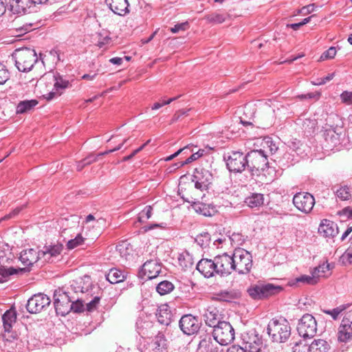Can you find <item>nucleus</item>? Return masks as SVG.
Wrapping results in <instances>:
<instances>
[{
	"instance_id": "14",
	"label": "nucleus",
	"mask_w": 352,
	"mask_h": 352,
	"mask_svg": "<svg viewBox=\"0 0 352 352\" xmlns=\"http://www.w3.org/2000/svg\"><path fill=\"white\" fill-rule=\"evenodd\" d=\"M212 173L204 168H195L192 175V181L195 182V187L201 191L208 189L212 183Z\"/></svg>"
},
{
	"instance_id": "37",
	"label": "nucleus",
	"mask_w": 352,
	"mask_h": 352,
	"mask_svg": "<svg viewBox=\"0 0 352 352\" xmlns=\"http://www.w3.org/2000/svg\"><path fill=\"white\" fill-rule=\"evenodd\" d=\"M239 297V294L234 291H221L217 294V298L219 300L230 302L232 300L237 299Z\"/></svg>"
},
{
	"instance_id": "4",
	"label": "nucleus",
	"mask_w": 352,
	"mask_h": 352,
	"mask_svg": "<svg viewBox=\"0 0 352 352\" xmlns=\"http://www.w3.org/2000/svg\"><path fill=\"white\" fill-rule=\"evenodd\" d=\"M232 256L234 271L239 274H248L252 267V254L244 249L238 248L234 250Z\"/></svg>"
},
{
	"instance_id": "7",
	"label": "nucleus",
	"mask_w": 352,
	"mask_h": 352,
	"mask_svg": "<svg viewBox=\"0 0 352 352\" xmlns=\"http://www.w3.org/2000/svg\"><path fill=\"white\" fill-rule=\"evenodd\" d=\"M73 296H69V292H63L61 289L55 290L54 293V306L57 315L66 316L72 311L70 307Z\"/></svg>"
},
{
	"instance_id": "46",
	"label": "nucleus",
	"mask_w": 352,
	"mask_h": 352,
	"mask_svg": "<svg viewBox=\"0 0 352 352\" xmlns=\"http://www.w3.org/2000/svg\"><path fill=\"white\" fill-rule=\"evenodd\" d=\"M263 340H258L251 344L243 345V347L245 349L246 352H262Z\"/></svg>"
},
{
	"instance_id": "33",
	"label": "nucleus",
	"mask_w": 352,
	"mask_h": 352,
	"mask_svg": "<svg viewBox=\"0 0 352 352\" xmlns=\"http://www.w3.org/2000/svg\"><path fill=\"white\" fill-rule=\"evenodd\" d=\"M76 284L78 285L77 287L73 285H71L72 289L74 290V292H87L91 287V278L89 276H85L83 279L80 278V282L76 281Z\"/></svg>"
},
{
	"instance_id": "42",
	"label": "nucleus",
	"mask_w": 352,
	"mask_h": 352,
	"mask_svg": "<svg viewBox=\"0 0 352 352\" xmlns=\"http://www.w3.org/2000/svg\"><path fill=\"white\" fill-rule=\"evenodd\" d=\"M226 16L219 12H213L206 16V19L213 23H222L226 21Z\"/></svg>"
},
{
	"instance_id": "28",
	"label": "nucleus",
	"mask_w": 352,
	"mask_h": 352,
	"mask_svg": "<svg viewBox=\"0 0 352 352\" xmlns=\"http://www.w3.org/2000/svg\"><path fill=\"white\" fill-rule=\"evenodd\" d=\"M126 278V273L118 268H112L106 274V279L111 284L124 281Z\"/></svg>"
},
{
	"instance_id": "56",
	"label": "nucleus",
	"mask_w": 352,
	"mask_h": 352,
	"mask_svg": "<svg viewBox=\"0 0 352 352\" xmlns=\"http://www.w3.org/2000/svg\"><path fill=\"white\" fill-rule=\"evenodd\" d=\"M24 208V206L21 207H17L15 209H14L9 214L5 215L3 217H2L0 221H6L10 219L14 218L16 216H17L19 212L22 210V209Z\"/></svg>"
},
{
	"instance_id": "29",
	"label": "nucleus",
	"mask_w": 352,
	"mask_h": 352,
	"mask_svg": "<svg viewBox=\"0 0 352 352\" xmlns=\"http://www.w3.org/2000/svg\"><path fill=\"white\" fill-rule=\"evenodd\" d=\"M201 338L197 349V352H212L218 345L212 341L209 336L205 335Z\"/></svg>"
},
{
	"instance_id": "38",
	"label": "nucleus",
	"mask_w": 352,
	"mask_h": 352,
	"mask_svg": "<svg viewBox=\"0 0 352 352\" xmlns=\"http://www.w3.org/2000/svg\"><path fill=\"white\" fill-rule=\"evenodd\" d=\"M317 125L316 120L306 118L302 120L301 126L305 133L311 135L314 133Z\"/></svg>"
},
{
	"instance_id": "5",
	"label": "nucleus",
	"mask_w": 352,
	"mask_h": 352,
	"mask_svg": "<svg viewBox=\"0 0 352 352\" xmlns=\"http://www.w3.org/2000/svg\"><path fill=\"white\" fill-rule=\"evenodd\" d=\"M283 290L280 286L271 283L251 285L247 290L250 296L254 300H261L278 294Z\"/></svg>"
},
{
	"instance_id": "57",
	"label": "nucleus",
	"mask_w": 352,
	"mask_h": 352,
	"mask_svg": "<svg viewBox=\"0 0 352 352\" xmlns=\"http://www.w3.org/2000/svg\"><path fill=\"white\" fill-rule=\"evenodd\" d=\"M340 98L344 103L352 104V92L344 91L340 95Z\"/></svg>"
},
{
	"instance_id": "21",
	"label": "nucleus",
	"mask_w": 352,
	"mask_h": 352,
	"mask_svg": "<svg viewBox=\"0 0 352 352\" xmlns=\"http://www.w3.org/2000/svg\"><path fill=\"white\" fill-rule=\"evenodd\" d=\"M63 249V245L60 243L45 246L43 250H41V259L43 262L52 263L60 254Z\"/></svg>"
},
{
	"instance_id": "27",
	"label": "nucleus",
	"mask_w": 352,
	"mask_h": 352,
	"mask_svg": "<svg viewBox=\"0 0 352 352\" xmlns=\"http://www.w3.org/2000/svg\"><path fill=\"white\" fill-rule=\"evenodd\" d=\"M155 315L161 324L168 326L170 324L173 315L168 305L163 304L159 306Z\"/></svg>"
},
{
	"instance_id": "43",
	"label": "nucleus",
	"mask_w": 352,
	"mask_h": 352,
	"mask_svg": "<svg viewBox=\"0 0 352 352\" xmlns=\"http://www.w3.org/2000/svg\"><path fill=\"white\" fill-rule=\"evenodd\" d=\"M349 307V305H341L331 310H323V312L326 314L330 315L333 320H337L339 315Z\"/></svg>"
},
{
	"instance_id": "10",
	"label": "nucleus",
	"mask_w": 352,
	"mask_h": 352,
	"mask_svg": "<svg viewBox=\"0 0 352 352\" xmlns=\"http://www.w3.org/2000/svg\"><path fill=\"white\" fill-rule=\"evenodd\" d=\"M322 136L324 139V146L332 150L340 144L342 129L326 124L323 126Z\"/></svg>"
},
{
	"instance_id": "6",
	"label": "nucleus",
	"mask_w": 352,
	"mask_h": 352,
	"mask_svg": "<svg viewBox=\"0 0 352 352\" xmlns=\"http://www.w3.org/2000/svg\"><path fill=\"white\" fill-rule=\"evenodd\" d=\"M213 338L221 345H228L234 339V329L230 322L223 321L213 328Z\"/></svg>"
},
{
	"instance_id": "30",
	"label": "nucleus",
	"mask_w": 352,
	"mask_h": 352,
	"mask_svg": "<svg viewBox=\"0 0 352 352\" xmlns=\"http://www.w3.org/2000/svg\"><path fill=\"white\" fill-rule=\"evenodd\" d=\"M330 345L322 339L314 340L309 346L307 352H329Z\"/></svg>"
},
{
	"instance_id": "47",
	"label": "nucleus",
	"mask_w": 352,
	"mask_h": 352,
	"mask_svg": "<svg viewBox=\"0 0 352 352\" xmlns=\"http://www.w3.org/2000/svg\"><path fill=\"white\" fill-rule=\"evenodd\" d=\"M196 242L202 248L209 245L210 241V236L208 232H204L199 234L195 239Z\"/></svg>"
},
{
	"instance_id": "39",
	"label": "nucleus",
	"mask_w": 352,
	"mask_h": 352,
	"mask_svg": "<svg viewBox=\"0 0 352 352\" xmlns=\"http://www.w3.org/2000/svg\"><path fill=\"white\" fill-rule=\"evenodd\" d=\"M174 285L168 280H163L159 283L156 287V291L161 296L166 295L174 289Z\"/></svg>"
},
{
	"instance_id": "2",
	"label": "nucleus",
	"mask_w": 352,
	"mask_h": 352,
	"mask_svg": "<svg viewBox=\"0 0 352 352\" xmlns=\"http://www.w3.org/2000/svg\"><path fill=\"white\" fill-rule=\"evenodd\" d=\"M12 60L19 71L28 72L37 62L38 57L34 49L29 47L19 48L12 54Z\"/></svg>"
},
{
	"instance_id": "20",
	"label": "nucleus",
	"mask_w": 352,
	"mask_h": 352,
	"mask_svg": "<svg viewBox=\"0 0 352 352\" xmlns=\"http://www.w3.org/2000/svg\"><path fill=\"white\" fill-rule=\"evenodd\" d=\"M10 10L13 14H21L34 12L30 0H10Z\"/></svg>"
},
{
	"instance_id": "54",
	"label": "nucleus",
	"mask_w": 352,
	"mask_h": 352,
	"mask_svg": "<svg viewBox=\"0 0 352 352\" xmlns=\"http://www.w3.org/2000/svg\"><path fill=\"white\" fill-rule=\"evenodd\" d=\"M336 54V47H331L327 50H326L323 54L321 55L320 58L322 60L328 59V58H333L335 57Z\"/></svg>"
},
{
	"instance_id": "49",
	"label": "nucleus",
	"mask_w": 352,
	"mask_h": 352,
	"mask_svg": "<svg viewBox=\"0 0 352 352\" xmlns=\"http://www.w3.org/2000/svg\"><path fill=\"white\" fill-rule=\"evenodd\" d=\"M336 195L341 200H348L351 198V194L349 187L344 186L340 187L336 190Z\"/></svg>"
},
{
	"instance_id": "25",
	"label": "nucleus",
	"mask_w": 352,
	"mask_h": 352,
	"mask_svg": "<svg viewBox=\"0 0 352 352\" xmlns=\"http://www.w3.org/2000/svg\"><path fill=\"white\" fill-rule=\"evenodd\" d=\"M318 233L324 237L333 238L338 234V228L333 221L323 219L319 226Z\"/></svg>"
},
{
	"instance_id": "50",
	"label": "nucleus",
	"mask_w": 352,
	"mask_h": 352,
	"mask_svg": "<svg viewBox=\"0 0 352 352\" xmlns=\"http://www.w3.org/2000/svg\"><path fill=\"white\" fill-rule=\"evenodd\" d=\"M153 208L151 206H146L140 213L138 216L139 221L144 222L151 218Z\"/></svg>"
},
{
	"instance_id": "17",
	"label": "nucleus",
	"mask_w": 352,
	"mask_h": 352,
	"mask_svg": "<svg viewBox=\"0 0 352 352\" xmlns=\"http://www.w3.org/2000/svg\"><path fill=\"white\" fill-rule=\"evenodd\" d=\"M206 325L214 328L223 322V315L221 311L214 306H209L203 315Z\"/></svg>"
},
{
	"instance_id": "11",
	"label": "nucleus",
	"mask_w": 352,
	"mask_h": 352,
	"mask_svg": "<svg viewBox=\"0 0 352 352\" xmlns=\"http://www.w3.org/2000/svg\"><path fill=\"white\" fill-rule=\"evenodd\" d=\"M293 204L298 210L308 214L313 209L315 199L309 192H298L293 197Z\"/></svg>"
},
{
	"instance_id": "19",
	"label": "nucleus",
	"mask_w": 352,
	"mask_h": 352,
	"mask_svg": "<svg viewBox=\"0 0 352 352\" xmlns=\"http://www.w3.org/2000/svg\"><path fill=\"white\" fill-rule=\"evenodd\" d=\"M197 270L206 278H210L217 274L215 257L213 260L208 258L201 259L196 267Z\"/></svg>"
},
{
	"instance_id": "9",
	"label": "nucleus",
	"mask_w": 352,
	"mask_h": 352,
	"mask_svg": "<svg viewBox=\"0 0 352 352\" xmlns=\"http://www.w3.org/2000/svg\"><path fill=\"white\" fill-rule=\"evenodd\" d=\"M246 159V155L239 151H231L224 156L228 169L233 173H242L247 170Z\"/></svg>"
},
{
	"instance_id": "52",
	"label": "nucleus",
	"mask_w": 352,
	"mask_h": 352,
	"mask_svg": "<svg viewBox=\"0 0 352 352\" xmlns=\"http://www.w3.org/2000/svg\"><path fill=\"white\" fill-rule=\"evenodd\" d=\"M10 78V73L6 66L0 63V85L5 84Z\"/></svg>"
},
{
	"instance_id": "40",
	"label": "nucleus",
	"mask_w": 352,
	"mask_h": 352,
	"mask_svg": "<svg viewBox=\"0 0 352 352\" xmlns=\"http://www.w3.org/2000/svg\"><path fill=\"white\" fill-rule=\"evenodd\" d=\"M317 282H318V280L316 279V276H313V272H312L311 276L302 275V276H300V277L295 278L294 280L291 281L289 283V285L291 286H293L296 283H307V284H309V285H315L316 283H317Z\"/></svg>"
},
{
	"instance_id": "16",
	"label": "nucleus",
	"mask_w": 352,
	"mask_h": 352,
	"mask_svg": "<svg viewBox=\"0 0 352 352\" xmlns=\"http://www.w3.org/2000/svg\"><path fill=\"white\" fill-rule=\"evenodd\" d=\"M3 325L6 333H8L7 335L5 333L3 337L6 338L7 341H11L9 338L12 339H15L16 338V334L11 332L12 329V325L16 322V311L14 307H11L10 309L7 310L2 316Z\"/></svg>"
},
{
	"instance_id": "13",
	"label": "nucleus",
	"mask_w": 352,
	"mask_h": 352,
	"mask_svg": "<svg viewBox=\"0 0 352 352\" xmlns=\"http://www.w3.org/2000/svg\"><path fill=\"white\" fill-rule=\"evenodd\" d=\"M201 323L197 317L191 314L184 315L179 321L181 331L187 336H191L198 332Z\"/></svg>"
},
{
	"instance_id": "61",
	"label": "nucleus",
	"mask_w": 352,
	"mask_h": 352,
	"mask_svg": "<svg viewBox=\"0 0 352 352\" xmlns=\"http://www.w3.org/2000/svg\"><path fill=\"white\" fill-rule=\"evenodd\" d=\"M195 209L196 212H197L200 214H202L204 216H210L209 211H206V205H204V204H197L195 206Z\"/></svg>"
},
{
	"instance_id": "3",
	"label": "nucleus",
	"mask_w": 352,
	"mask_h": 352,
	"mask_svg": "<svg viewBox=\"0 0 352 352\" xmlns=\"http://www.w3.org/2000/svg\"><path fill=\"white\" fill-rule=\"evenodd\" d=\"M247 170L254 175L268 168L267 156L262 149L252 150L246 154Z\"/></svg>"
},
{
	"instance_id": "31",
	"label": "nucleus",
	"mask_w": 352,
	"mask_h": 352,
	"mask_svg": "<svg viewBox=\"0 0 352 352\" xmlns=\"http://www.w3.org/2000/svg\"><path fill=\"white\" fill-rule=\"evenodd\" d=\"M38 102L36 100H25L21 101L16 106V113H25L34 108L38 104Z\"/></svg>"
},
{
	"instance_id": "60",
	"label": "nucleus",
	"mask_w": 352,
	"mask_h": 352,
	"mask_svg": "<svg viewBox=\"0 0 352 352\" xmlns=\"http://www.w3.org/2000/svg\"><path fill=\"white\" fill-rule=\"evenodd\" d=\"M99 302L100 298L98 296L94 297L91 301L87 304V310L89 311H94L99 304Z\"/></svg>"
},
{
	"instance_id": "48",
	"label": "nucleus",
	"mask_w": 352,
	"mask_h": 352,
	"mask_svg": "<svg viewBox=\"0 0 352 352\" xmlns=\"http://www.w3.org/2000/svg\"><path fill=\"white\" fill-rule=\"evenodd\" d=\"M341 221L352 219V207L348 206L337 212Z\"/></svg>"
},
{
	"instance_id": "35",
	"label": "nucleus",
	"mask_w": 352,
	"mask_h": 352,
	"mask_svg": "<svg viewBox=\"0 0 352 352\" xmlns=\"http://www.w3.org/2000/svg\"><path fill=\"white\" fill-rule=\"evenodd\" d=\"M262 340L261 336L258 335L255 329H252L246 333H243L241 336V345L251 344L258 340Z\"/></svg>"
},
{
	"instance_id": "36",
	"label": "nucleus",
	"mask_w": 352,
	"mask_h": 352,
	"mask_svg": "<svg viewBox=\"0 0 352 352\" xmlns=\"http://www.w3.org/2000/svg\"><path fill=\"white\" fill-rule=\"evenodd\" d=\"M338 339L342 342H347L352 340V327H339Z\"/></svg>"
},
{
	"instance_id": "63",
	"label": "nucleus",
	"mask_w": 352,
	"mask_h": 352,
	"mask_svg": "<svg viewBox=\"0 0 352 352\" xmlns=\"http://www.w3.org/2000/svg\"><path fill=\"white\" fill-rule=\"evenodd\" d=\"M116 250H117V251L119 252V253L122 257H124L126 259L128 258L127 256L129 254L126 252L127 248L124 245L122 244V245H118L116 248Z\"/></svg>"
},
{
	"instance_id": "12",
	"label": "nucleus",
	"mask_w": 352,
	"mask_h": 352,
	"mask_svg": "<svg viewBox=\"0 0 352 352\" xmlns=\"http://www.w3.org/2000/svg\"><path fill=\"white\" fill-rule=\"evenodd\" d=\"M51 300L43 294H37L32 296L27 302L26 309L30 314H37L50 305Z\"/></svg>"
},
{
	"instance_id": "44",
	"label": "nucleus",
	"mask_w": 352,
	"mask_h": 352,
	"mask_svg": "<svg viewBox=\"0 0 352 352\" xmlns=\"http://www.w3.org/2000/svg\"><path fill=\"white\" fill-rule=\"evenodd\" d=\"M24 271L25 269L23 268L15 269L14 267H10L6 269L5 267H0V277H3L6 282L7 280V278L9 276L17 274L19 272H22Z\"/></svg>"
},
{
	"instance_id": "24",
	"label": "nucleus",
	"mask_w": 352,
	"mask_h": 352,
	"mask_svg": "<svg viewBox=\"0 0 352 352\" xmlns=\"http://www.w3.org/2000/svg\"><path fill=\"white\" fill-rule=\"evenodd\" d=\"M105 3L114 14L119 16H125L130 12L127 0H105Z\"/></svg>"
},
{
	"instance_id": "8",
	"label": "nucleus",
	"mask_w": 352,
	"mask_h": 352,
	"mask_svg": "<svg viewBox=\"0 0 352 352\" xmlns=\"http://www.w3.org/2000/svg\"><path fill=\"white\" fill-rule=\"evenodd\" d=\"M317 322L316 318L309 314H304L299 320L297 331L304 338H312L317 333Z\"/></svg>"
},
{
	"instance_id": "45",
	"label": "nucleus",
	"mask_w": 352,
	"mask_h": 352,
	"mask_svg": "<svg viewBox=\"0 0 352 352\" xmlns=\"http://www.w3.org/2000/svg\"><path fill=\"white\" fill-rule=\"evenodd\" d=\"M85 240L81 234H78L74 239H70L67 243V247L69 250H72L82 245Z\"/></svg>"
},
{
	"instance_id": "32",
	"label": "nucleus",
	"mask_w": 352,
	"mask_h": 352,
	"mask_svg": "<svg viewBox=\"0 0 352 352\" xmlns=\"http://www.w3.org/2000/svg\"><path fill=\"white\" fill-rule=\"evenodd\" d=\"M333 266V264H330L327 261L323 262L314 269L313 276H316L317 280L319 277H327L328 276L327 272H329Z\"/></svg>"
},
{
	"instance_id": "58",
	"label": "nucleus",
	"mask_w": 352,
	"mask_h": 352,
	"mask_svg": "<svg viewBox=\"0 0 352 352\" xmlns=\"http://www.w3.org/2000/svg\"><path fill=\"white\" fill-rule=\"evenodd\" d=\"M351 324H352V314L348 313L343 318L339 327H351Z\"/></svg>"
},
{
	"instance_id": "18",
	"label": "nucleus",
	"mask_w": 352,
	"mask_h": 352,
	"mask_svg": "<svg viewBox=\"0 0 352 352\" xmlns=\"http://www.w3.org/2000/svg\"><path fill=\"white\" fill-rule=\"evenodd\" d=\"M167 343L164 332L159 331L151 342L145 348L144 352H166Z\"/></svg>"
},
{
	"instance_id": "22",
	"label": "nucleus",
	"mask_w": 352,
	"mask_h": 352,
	"mask_svg": "<svg viewBox=\"0 0 352 352\" xmlns=\"http://www.w3.org/2000/svg\"><path fill=\"white\" fill-rule=\"evenodd\" d=\"M161 269V265L157 261L150 260L143 264L140 273L141 276H145L148 279H153L159 275Z\"/></svg>"
},
{
	"instance_id": "55",
	"label": "nucleus",
	"mask_w": 352,
	"mask_h": 352,
	"mask_svg": "<svg viewBox=\"0 0 352 352\" xmlns=\"http://www.w3.org/2000/svg\"><path fill=\"white\" fill-rule=\"evenodd\" d=\"M265 144L267 146V148L269 149L271 154L275 153L278 150V146L274 142V141L270 138H267L265 140Z\"/></svg>"
},
{
	"instance_id": "62",
	"label": "nucleus",
	"mask_w": 352,
	"mask_h": 352,
	"mask_svg": "<svg viewBox=\"0 0 352 352\" xmlns=\"http://www.w3.org/2000/svg\"><path fill=\"white\" fill-rule=\"evenodd\" d=\"M226 352H246L241 344H233L227 349Z\"/></svg>"
},
{
	"instance_id": "15",
	"label": "nucleus",
	"mask_w": 352,
	"mask_h": 352,
	"mask_svg": "<svg viewBox=\"0 0 352 352\" xmlns=\"http://www.w3.org/2000/svg\"><path fill=\"white\" fill-rule=\"evenodd\" d=\"M216 265L217 268V274L225 276L230 274L234 271L233 264V256H230L227 253L222 255L215 256Z\"/></svg>"
},
{
	"instance_id": "64",
	"label": "nucleus",
	"mask_w": 352,
	"mask_h": 352,
	"mask_svg": "<svg viewBox=\"0 0 352 352\" xmlns=\"http://www.w3.org/2000/svg\"><path fill=\"white\" fill-rule=\"evenodd\" d=\"M188 149H189V146H185V147H184L182 148L179 149L177 151H176L173 155H170L166 157L164 160H165V161H170L173 159H174L175 157H176L177 156H178L183 151H187Z\"/></svg>"
},
{
	"instance_id": "41",
	"label": "nucleus",
	"mask_w": 352,
	"mask_h": 352,
	"mask_svg": "<svg viewBox=\"0 0 352 352\" xmlns=\"http://www.w3.org/2000/svg\"><path fill=\"white\" fill-rule=\"evenodd\" d=\"M204 150H201L199 149L198 151L195 152V153H193L189 157H188L186 160L184 161H181V162H179L177 163H175L174 164L175 166H176V168H180V167H182L184 166V165L186 164H188L191 162H192L193 161H195L197 160V159H199V157H201L203 155H204Z\"/></svg>"
},
{
	"instance_id": "53",
	"label": "nucleus",
	"mask_w": 352,
	"mask_h": 352,
	"mask_svg": "<svg viewBox=\"0 0 352 352\" xmlns=\"http://www.w3.org/2000/svg\"><path fill=\"white\" fill-rule=\"evenodd\" d=\"M191 110V109H181V110H179L178 111H177L173 116L172 119H171V121H170V124H173L177 121H178L181 117L184 116H187L188 115V112Z\"/></svg>"
},
{
	"instance_id": "26",
	"label": "nucleus",
	"mask_w": 352,
	"mask_h": 352,
	"mask_svg": "<svg viewBox=\"0 0 352 352\" xmlns=\"http://www.w3.org/2000/svg\"><path fill=\"white\" fill-rule=\"evenodd\" d=\"M54 89L55 91H52L47 94L46 98L48 100L53 99L56 96H60L62 91L69 87L70 85L68 80L63 78V77L59 74L54 76Z\"/></svg>"
},
{
	"instance_id": "34",
	"label": "nucleus",
	"mask_w": 352,
	"mask_h": 352,
	"mask_svg": "<svg viewBox=\"0 0 352 352\" xmlns=\"http://www.w3.org/2000/svg\"><path fill=\"white\" fill-rule=\"evenodd\" d=\"M245 204L250 208H258L263 204V195L261 193H253L245 200Z\"/></svg>"
},
{
	"instance_id": "51",
	"label": "nucleus",
	"mask_w": 352,
	"mask_h": 352,
	"mask_svg": "<svg viewBox=\"0 0 352 352\" xmlns=\"http://www.w3.org/2000/svg\"><path fill=\"white\" fill-rule=\"evenodd\" d=\"M70 307H72V311L75 313L82 312L85 310L82 301L74 297H73V300L71 302Z\"/></svg>"
},
{
	"instance_id": "23",
	"label": "nucleus",
	"mask_w": 352,
	"mask_h": 352,
	"mask_svg": "<svg viewBox=\"0 0 352 352\" xmlns=\"http://www.w3.org/2000/svg\"><path fill=\"white\" fill-rule=\"evenodd\" d=\"M19 259L23 265L27 267L32 266L38 260H41V251H36L33 248L24 250L21 252Z\"/></svg>"
},
{
	"instance_id": "1",
	"label": "nucleus",
	"mask_w": 352,
	"mask_h": 352,
	"mask_svg": "<svg viewBox=\"0 0 352 352\" xmlns=\"http://www.w3.org/2000/svg\"><path fill=\"white\" fill-rule=\"evenodd\" d=\"M266 331L272 342L284 343L290 338L291 327L284 318H272L267 324Z\"/></svg>"
},
{
	"instance_id": "59",
	"label": "nucleus",
	"mask_w": 352,
	"mask_h": 352,
	"mask_svg": "<svg viewBox=\"0 0 352 352\" xmlns=\"http://www.w3.org/2000/svg\"><path fill=\"white\" fill-rule=\"evenodd\" d=\"M188 27V22L178 23L174 25V27L170 28V32L173 33H177L181 30H186Z\"/></svg>"
}]
</instances>
